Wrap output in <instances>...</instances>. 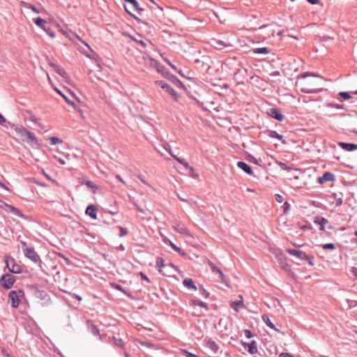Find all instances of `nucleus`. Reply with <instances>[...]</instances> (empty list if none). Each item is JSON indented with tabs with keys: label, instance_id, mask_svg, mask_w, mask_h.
<instances>
[{
	"label": "nucleus",
	"instance_id": "49530a36",
	"mask_svg": "<svg viewBox=\"0 0 357 357\" xmlns=\"http://www.w3.org/2000/svg\"><path fill=\"white\" fill-rule=\"evenodd\" d=\"M351 273H352V275L354 276H355L356 278H357V268L356 267H352L351 269Z\"/></svg>",
	"mask_w": 357,
	"mask_h": 357
},
{
	"label": "nucleus",
	"instance_id": "338daca9",
	"mask_svg": "<svg viewBox=\"0 0 357 357\" xmlns=\"http://www.w3.org/2000/svg\"><path fill=\"white\" fill-rule=\"evenodd\" d=\"M61 33H62L64 36H66V37H68V38H70L69 35L68 34V33H67L66 31H63V30H61Z\"/></svg>",
	"mask_w": 357,
	"mask_h": 357
},
{
	"label": "nucleus",
	"instance_id": "f03ea898",
	"mask_svg": "<svg viewBox=\"0 0 357 357\" xmlns=\"http://www.w3.org/2000/svg\"><path fill=\"white\" fill-rule=\"evenodd\" d=\"M17 137L22 140L29 144L33 149H39L40 144L36 136L31 132L28 131L22 126H17L14 129Z\"/></svg>",
	"mask_w": 357,
	"mask_h": 357
},
{
	"label": "nucleus",
	"instance_id": "a18cd8bd",
	"mask_svg": "<svg viewBox=\"0 0 357 357\" xmlns=\"http://www.w3.org/2000/svg\"><path fill=\"white\" fill-rule=\"evenodd\" d=\"M128 234V231L126 229L123 227H120V236H126Z\"/></svg>",
	"mask_w": 357,
	"mask_h": 357
},
{
	"label": "nucleus",
	"instance_id": "6e6d98bb",
	"mask_svg": "<svg viewBox=\"0 0 357 357\" xmlns=\"http://www.w3.org/2000/svg\"><path fill=\"white\" fill-rule=\"evenodd\" d=\"M311 4H317L319 3V0H307Z\"/></svg>",
	"mask_w": 357,
	"mask_h": 357
},
{
	"label": "nucleus",
	"instance_id": "4be33fe9",
	"mask_svg": "<svg viewBox=\"0 0 357 357\" xmlns=\"http://www.w3.org/2000/svg\"><path fill=\"white\" fill-rule=\"evenodd\" d=\"M55 91L59 93L60 94L65 100L71 106L74 107L75 108V103L70 100V98H69V96H68V94L66 93H64L63 91H60L59 89H58L57 88H54Z\"/></svg>",
	"mask_w": 357,
	"mask_h": 357
},
{
	"label": "nucleus",
	"instance_id": "3c124183",
	"mask_svg": "<svg viewBox=\"0 0 357 357\" xmlns=\"http://www.w3.org/2000/svg\"><path fill=\"white\" fill-rule=\"evenodd\" d=\"M279 357H294L292 355L288 353H282L280 354Z\"/></svg>",
	"mask_w": 357,
	"mask_h": 357
},
{
	"label": "nucleus",
	"instance_id": "20e7f679",
	"mask_svg": "<svg viewBox=\"0 0 357 357\" xmlns=\"http://www.w3.org/2000/svg\"><path fill=\"white\" fill-rule=\"evenodd\" d=\"M23 252L24 253V255L28 259H31L32 261L37 263L40 260V257L35 252V250L29 247H26L23 249Z\"/></svg>",
	"mask_w": 357,
	"mask_h": 357
},
{
	"label": "nucleus",
	"instance_id": "2eb2a0df",
	"mask_svg": "<svg viewBox=\"0 0 357 357\" xmlns=\"http://www.w3.org/2000/svg\"><path fill=\"white\" fill-rule=\"evenodd\" d=\"M237 167L244 171L246 174L249 175H252L253 172L251 167L243 161H239L237 162Z\"/></svg>",
	"mask_w": 357,
	"mask_h": 357
},
{
	"label": "nucleus",
	"instance_id": "e433bc0d",
	"mask_svg": "<svg viewBox=\"0 0 357 357\" xmlns=\"http://www.w3.org/2000/svg\"><path fill=\"white\" fill-rule=\"evenodd\" d=\"M114 344L120 347L123 345L122 340L116 337H114Z\"/></svg>",
	"mask_w": 357,
	"mask_h": 357
},
{
	"label": "nucleus",
	"instance_id": "412c9836",
	"mask_svg": "<svg viewBox=\"0 0 357 357\" xmlns=\"http://www.w3.org/2000/svg\"><path fill=\"white\" fill-rule=\"evenodd\" d=\"M164 242L167 244H169L172 248L175 250L176 252H177L178 253H179L181 255L183 256L185 255V252L181 249L179 248L178 247H177L174 243H172L170 240L167 239V238H165L164 239Z\"/></svg>",
	"mask_w": 357,
	"mask_h": 357
},
{
	"label": "nucleus",
	"instance_id": "f257e3e1",
	"mask_svg": "<svg viewBox=\"0 0 357 357\" xmlns=\"http://www.w3.org/2000/svg\"><path fill=\"white\" fill-rule=\"evenodd\" d=\"M322 78L314 73H305L296 81V86L306 93H315L321 90Z\"/></svg>",
	"mask_w": 357,
	"mask_h": 357
},
{
	"label": "nucleus",
	"instance_id": "473e14b6",
	"mask_svg": "<svg viewBox=\"0 0 357 357\" xmlns=\"http://www.w3.org/2000/svg\"><path fill=\"white\" fill-rule=\"evenodd\" d=\"M85 184L89 188L91 189L93 193H96V190L98 189V187L91 181H87Z\"/></svg>",
	"mask_w": 357,
	"mask_h": 357
},
{
	"label": "nucleus",
	"instance_id": "37998d69",
	"mask_svg": "<svg viewBox=\"0 0 357 357\" xmlns=\"http://www.w3.org/2000/svg\"><path fill=\"white\" fill-rule=\"evenodd\" d=\"M165 61L176 72H178L179 74L182 75L181 74V70H178L176 67L172 64L168 59H165Z\"/></svg>",
	"mask_w": 357,
	"mask_h": 357
},
{
	"label": "nucleus",
	"instance_id": "ea45409f",
	"mask_svg": "<svg viewBox=\"0 0 357 357\" xmlns=\"http://www.w3.org/2000/svg\"><path fill=\"white\" fill-rule=\"evenodd\" d=\"M339 96L344 100H348L351 98L350 95L347 92H340Z\"/></svg>",
	"mask_w": 357,
	"mask_h": 357
},
{
	"label": "nucleus",
	"instance_id": "0e129e2a",
	"mask_svg": "<svg viewBox=\"0 0 357 357\" xmlns=\"http://www.w3.org/2000/svg\"><path fill=\"white\" fill-rule=\"evenodd\" d=\"M251 161L253 162L255 164H258L257 160L255 158H254V157H252Z\"/></svg>",
	"mask_w": 357,
	"mask_h": 357
},
{
	"label": "nucleus",
	"instance_id": "39448f33",
	"mask_svg": "<svg viewBox=\"0 0 357 357\" xmlns=\"http://www.w3.org/2000/svg\"><path fill=\"white\" fill-rule=\"evenodd\" d=\"M5 261L8 268L10 272L14 273H20L21 272L20 266L16 264L13 259L6 257Z\"/></svg>",
	"mask_w": 357,
	"mask_h": 357
},
{
	"label": "nucleus",
	"instance_id": "603ef678",
	"mask_svg": "<svg viewBox=\"0 0 357 357\" xmlns=\"http://www.w3.org/2000/svg\"><path fill=\"white\" fill-rule=\"evenodd\" d=\"M114 288H116V289L120 290V291H123V292H125V290H124V289H123L120 285H119V284H115V285H114Z\"/></svg>",
	"mask_w": 357,
	"mask_h": 357
},
{
	"label": "nucleus",
	"instance_id": "69168bd1",
	"mask_svg": "<svg viewBox=\"0 0 357 357\" xmlns=\"http://www.w3.org/2000/svg\"><path fill=\"white\" fill-rule=\"evenodd\" d=\"M67 93H68L70 96H73V98H75V96L74 93H71L69 90H66Z\"/></svg>",
	"mask_w": 357,
	"mask_h": 357
},
{
	"label": "nucleus",
	"instance_id": "e2e57ef3",
	"mask_svg": "<svg viewBox=\"0 0 357 357\" xmlns=\"http://www.w3.org/2000/svg\"><path fill=\"white\" fill-rule=\"evenodd\" d=\"M31 121H32L33 122H34V123H37V124H38V123H39V122H38V121H39V119H36V118H35V117L31 118Z\"/></svg>",
	"mask_w": 357,
	"mask_h": 357
},
{
	"label": "nucleus",
	"instance_id": "2f4dec72",
	"mask_svg": "<svg viewBox=\"0 0 357 357\" xmlns=\"http://www.w3.org/2000/svg\"><path fill=\"white\" fill-rule=\"evenodd\" d=\"M47 140L50 142V143L52 144V145H56L57 144H61L63 143V141L56 137H49L47 139Z\"/></svg>",
	"mask_w": 357,
	"mask_h": 357
},
{
	"label": "nucleus",
	"instance_id": "423d86ee",
	"mask_svg": "<svg viewBox=\"0 0 357 357\" xmlns=\"http://www.w3.org/2000/svg\"><path fill=\"white\" fill-rule=\"evenodd\" d=\"M144 59L145 62L148 65L155 68L158 73L161 74L165 73L164 67L162 66L157 61L149 56L144 57Z\"/></svg>",
	"mask_w": 357,
	"mask_h": 357
},
{
	"label": "nucleus",
	"instance_id": "9d476101",
	"mask_svg": "<svg viewBox=\"0 0 357 357\" xmlns=\"http://www.w3.org/2000/svg\"><path fill=\"white\" fill-rule=\"evenodd\" d=\"M286 251L291 255L295 256L299 259L308 260L307 255L303 251L289 248L287 249Z\"/></svg>",
	"mask_w": 357,
	"mask_h": 357
},
{
	"label": "nucleus",
	"instance_id": "c85d7f7f",
	"mask_svg": "<svg viewBox=\"0 0 357 357\" xmlns=\"http://www.w3.org/2000/svg\"><path fill=\"white\" fill-rule=\"evenodd\" d=\"M21 3L23 7H24L26 8L31 9L33 12H34L36 13H40V12H41V10L37 9L34 6H33L30 3H27L25 2H22Z\"/></svg>",
	"mask_w": 357,
	"mask_h": 357
},
{
	"label": "nucleus",
	"instance_id": "72a5a7b5",
	"mask_svg": "<svg viewBox=\"0 0 357 357\" xmlns=\"http://www.w3.org/2000/svg\"><path fill=\"white\" fill-rule=\"evenodd\" d=\"M156 265L159 269V271L162 272V268L165 267V265H164V261L162 258L157 259Z\"/></svg>",
	"mask_w": 357,
	"mask_h": 357
},
{
	"label": "nucleus",
	"instance_id": "c03bdc74",
	"mask_svg": "<svg viewBox=\"0 0 357 357\" xmlns=\"http://www.w3.org/2000/svg\"><path fill=\"white\" fill-rule=\"evenodd\" d=\"M275 200L278 203H282L283 202V197L282 195L277 194V195H275Z\"/></svg>",
	"mask_w": 357,
	"mask_h": 357
},
{
	"label": "nucleus",
	"instance_id": "774afa93",
	"mask_svg": "<svg viewBox=\"0 0 357 357\" xmlns=\"http://www.w3.org/2000/svg\"><path fill=\"white\" fill-rule=\"evenodd\" d=\"M140 274H141V276H142V278L143 279H144V280H146L149 281V280H148L147 277H146L144 274H143L142 273H141Z\"/></svg>",
	"mask_w": 357,
	"mask_h": 357
},
{
	"label": "nucleus",
	"instance_id": "0eeeda50",
	"mask_svg": "<svg viewBox=\"0 0 357 357\" xmlns=\"http://www.w3.org/2000/svg\"><path fill=\"white\" fill-rule=\"evenodd\" d=\"M162 89H165L174 98L175 100H178V95L177 93L174 90L169 84L165 83L163 81H158L156 82Z\"/></svg>",
	"mask_w": 357,
	"mask_h": 357
},
{
	"label": "nucleus",
	"instance_id": "393cba45",
	"mask_svg": "<svg viewBox=\"0 0 357 357\" xmlns=\"http://www.w3.org/2000/svg\"><path fill=\"white\" fill-rule=\"evenodd\" d=\"M231 307L236 311V312H238V310L243 307V301L242 299H240V300H238V301H233L231 303Z\"/></svg>",
	"mask_w": 357,
	"mask_h": 357
},
{
	"label": "nucleus",
	"instance_id": "7ed1b4c3",
	"mask_svg": "<svg viewBox=\"0 0 357 357\" xmlns=\"http://www.w3.org/2000/svg\"><path fill=\"white\" fill-rule=\"evenodd\" d=\"M24 297V291L21 289L11 291L9 293V298L11 301L12 307L16 308L19 306L20 300Z\"/></svg>",
	"mask_w": 357,
	"mask_h": 357
},
{
	"label": "nucleus",
	"instance_id": "09e8293b",
	"mask_svg": "<svg viewBox=\"0 0 357 357\" xmlns=\"http://www.w3.org/2000/svg\"><path fill=\"white\" fill-rule=\"evenodd\" d=\"M184 353H185L186 357H197L195 354H193L187 351H184Z\"/></svg>",
	"mask_w": 357,
	"mask_h": 357
},
{
	"label": "nucleus",
	"instance_id": "680f3d73",
	"mask_svg": "<svg viewBox=\"0 0 357 357\" xmlns=\"http://www.w3.org/2000/svg\"><path fill=\"white\" fill-rule=\"evenodd\" d=\"M57 160H58V161H59L61 165H65V164H66V162H65V160H63V159H61V158H57Z\"/></svg>",
	"mask_w": 357,
	"mask_h": 357
},
{
	"label": "nucleus",
	"instance_id": "5701e85b",
	"mask_svg": "<svg viewBox=\"0 0 357 357\" xmlns=\"http://www.w3.org/2000/svg\"><path fill=\"white\" fill-rule=\"evenodd\" d=\"M53 67L56 73H58L63 79L68 80V75L66 73V72L64 70V69L61 68V67H59L56 65H54Z\"/></svg>",
	"mask_w": 357,
	"mask_h": 357
},
{
	"label": "nucleus",
	"instance_id": "6ab92c4d",
	"mask_svg": "<svg viewBox=\"0 0 357 357\" xmlns=\"http://www.w3.org/2000/svg\"><path fill=\"white\" fill-rule=\"evenodd\" d=\"M314 223L320 225V230L324 231L325 225L328 223V220L323 217H316L314 218Z\"/></svg>",
	"mask_w": 357,
	"mask_h": 357
},
{
	"label": "nucleus",
	"instance_id": "9b49d317",
	"mask_svg": "<svg viewBox=\"0 0 357 357\" xmlns=\"http://www.w3.org/2000/svg\"><path fill=\"white\" fill-rule=\"evenodd\" d=\"M334 180L335 175L329 172H325L322 176L318 178V182L320 184H323L328 181H333Z\"/></svg>",
	"mask_w": 357,
	"mask_h": 357
},
{
	"label": "nucleus",
	"instance_id": "4c0bfd02",
	"mask_svg": "<svg viewBox=\"0 0 357 357\" xmlns=\"http://www.w3.org/2000/svg\"><path fill=\"white\" fill-rule=\"evenodd\" d=\"M270 137H273V138H277L279 140H282V136L279 135L277 132L275 131H271V133H270Z\"/></svg>",
	"mask_w": 357,
	"mask_h": 357
},
{
	"label": "nucleus",
	"instance_id": "a211bd4d",
	"mask_svg": "<svg viewBox=\"0 0 357 357\" xmlns=\"http://www.w3.org/2000/svg\"><path fill=\"white\" fill-rule=\"evenodd\" d=\"M86 214L90 216L92 219L97 218L96 208L93 205H89L86 209Z\"/></svg>",
	"mask_w": 357,
	"mask_h": 357
},
{
	"label": "nucleus",
	"instance_id": "bf43d9fd",
	"mask_svg": "<svg viewBox=\"0 0 357 357\" xmlns=\"http://www.w3.org/2000/svg\"><path fill=\"white\" fill-rule=\"evenodd\" d=\"M93 333L95 335H99V331H98V328H96V327L93 328Z\"/></svg>",
	"mask_w": 357,
	"mask_h": 357
},
{
	"label": "nucleus",
	"instance_id": "aec40b11",
	"mask_svg": "<svg viewBox=\"0 0 357 357\" xmlns=\"http://www.w3.org/2000/svg\"><path fill=\"white\" fill-rule=\"evenodd\" d=\"M270 116L273 118L279 121H282L283 120L282 114L276 109H271L269 113Z\"/></svg>",
	"mask_w": 357,
	"mask_h": 357
},
{
	"label": "nucleus",
	"instance_id": "dca6fc26",
	"mask_svg": "<svg viewBox=\"0 0 357 357\" xmlns=\"http://www.w3.org/2000/svg\"><path fill=\"white\" fill-rule=\"evenodd\" d=\"M174 228L176 231L179 232L180 234L190 235V234L188 232V230L185 228V227L182 223H181L179 222H175V224L174 225Z\"/></svg>",
	"mask_w": 357,
	"mask_h": 357
},
{
	"label": "nucleus",
	"instance_id": "bb28decb",
	"mask_svg": "<svg viewBox=\"0 0 357 357\" xmlns=\"http://www.w3.org/2000/svg\"><path fill=\"white\" fill-rule=\"evenodd\" d=\"M206 347L210 349L213 353H216L218 349V347L216 343L212 340H208L206 342Z\"/></svg>",
	"mask_w": 357,
	"mask_h": 357
},
{
	"label": "nucleus",
	"instance_id": "13d9d810",
	"mask_svg": "<svg viewBox=\"0 0 357 357\" xmlns=\"http://www.w3.org/2000/svg\"><path fill=\"white\" fill-rule=\"evenodd\" d=\"M245 333L248 338L251 337V333L250 331L245 330Z\"/></svg>",
	"mask_w": 357,
	"mask_h": 357
},
{
	"label": "nucleus",
	"instance_id": "6e6552de",
	"mask_svg": "<svg viewBox=\"0 0 357 357\" xmlns=\"http://www.w3.org/2000/svg\"><path fill=\"white\" fill-rule=\"evenodd\" d=\"M14 282L13 277L9 274L4 275L1 278V285L6 289H10Z\"/></svg>",
	"mask_w": 357,
	"mask_h": 357
},
{
	"label": "nucleus",
	"instance_id": "de8ad7c7",
	"mask_svg": "<svg viewBox=\"0 0 357 357\" xmlns=\"http://www.w3.org/2000/svg\"><path fill=\"white\" fill-rule=\"evenodd\" d=\"M45 31L47 32V34H48L51 38H54V37H55V33H54L53 31H50V30H49V29H45Z\"/></svg>",
	"mask_w": 357,
	"mask_h": 357
},
{
	"label": "nucleus",
	"instance_id": "1a4fd4ad",
	"mask_svg": "<svg viewBox=\"0 0 357 357\" xmlns=\"http://www.w3.org/2000/svg\"><path fill=\"white\" fill-rule=\"evenodd\" d=\"M1 207L6 211L7 212H10L13 213L15 215H17L18 217L24 218L23 213L17 208H15L14 206L9 205L6 203H3V206H1Z\"/></svg>",
	"mask_w": 357,
	"mask_h": 357
},
{
	"label": "nucleus",
	"instance_id": "cd10ccee",
	"mask_svg": "<svg viewBox=\"0 0 357 357\" xmlns=\"http://www.w3.org/2000/svg\"><path fill=\"white\" fill-rule=\"evenodd\" d=\"M34 21V23L39 27L42 28L43 30H45V24H46V21L40 17H37L36 19L33 20Z\"/></svg>",
	"mask_w": 357,
	"mask_h": 357
},
{
	"label": "nucleus",
	"instance_id": "4468645a",
	"mask_svg": "<svg viewBox=\"0 0 357 357\" xmlns=\"http://www.w3.org/2000/svg\"><path fill=\"white\" fill-rule=\"evenodd\" d=\"M165 149L170 153V155L175 159L179 163H181V165H183L185 168L188 167H189V165L187 162H185L183 159L182 158H180L178 157H177L176 155H174L172 151H171V149H170V146L168 144H166L165 145Z\"/></svg>",
	"mask_w": 357,
	"mask_h": 357
},
{
	"label": "nucleus",
	"instance_id": "f8f14e48",
	"mask_svg": "<svg viewBox=\"0 0 357 357\" xmlns=\"http://www.w3.org/2000/svg\"><path fill=\"white\" fill-rule=\"evenodd\" d=\"M243 347L247 349L250 354L257 353V346L255 341H252L250 343H243Z\"/></svg>",
	"mask_w": 357,
	"mask_h": 357
},
{
	"label": "nucleus",
	"instance_id": "c9c22d12",
	"mask_svg": "<svg viewBox=\"0 0 357 357\" xmlns=\"http://www.w3.org/2000/svg\"><path fill=\"white\" fill-rule=\"evenodd\" d=\"M329 107H334L337 109H344V106L342 105H338V104H334V103H328L327 105Z\"/></svg>",
	"mask_w": 357,
	"mask_h": 357
},
{
	"label": "nucleus",
	"instance_id": "b1692460",
	"mask_svg": "<svg viewBox=\"0 0 357 357\" xmlns=\"http://www.w3.org/2000/svg\"><path fill=\"white\" fill-rule=\"evenodd\" d=\"M183 285L188 288L192 289L195 291L197 290V287L195 285L194 282L190 278H185L183 282Z\"/></svg>",
	"mask_w": 357,
	"mask_h": 357
},
{
	"label": "nucleus",
	"instance_id": "c756f323",
	"mask_svg": "<svg viewBox=\"0 0 357 357\" xmlns=\"http://www.w3.org/2000/svg\"><path fill=\"white\" fill-rule=\"evenodd\" d=\"M254 54H267L269 53V50L266 47L255 48L253 50Z\"/></svg>",
	"mask_w": 357,
	"mask_h": 357
},
{
	"label": "nucleus",
	"instance_id": "8fccbe9b",
	"mask_svg": "<svg viewBox=\"0 0 357 357\" xmlns=\"http://www.w3.org/2000/svg\"><path fill=\"white\" fill-rule=\"evenodd\" d=\"M283 207H284V211L287 212L289 209L290 206L287 202H285Z\"/></svg>",
	"mask_w": 357,
	"mask_h": 357
},
{
	"label": "nucleus",
	"instance_id": "4d7b16f0",
	"mask_svg": "<svg viewBox=\"0 0 357 357\" xmlns=\"http://www.w3.org/2000/svg\"><path fill=\"white\" fill-rule=\"evenodd\" d=\"M200 291H202V294L205 295V297H207L208 296V293H207L204 288H200Z\"/></svg>",
	"mask_w": 357,
	"mask_h": 357
},
{
	"label": "nucleus",
	"instance_id": "052dcab7",
	"mask_svg": "<svg viewBox=\"0 0 357 357\" xmlns=\"http://www.w3.org/2000/svg\"><path fill=\"white\" fill-rule=\"evenodd\" d=\"M279 165L284 169L287 168L286 165L282 162H279Z\"/></svg>",
	"mask_w": 357,
	"mask_h": 357
},
{
	"label": "nucleus",
	"instance_id": "f3484780",
	"mask_svg": "<svg viewBox=\"0 0 357 357\" xmlns=\"http://www.w3.org/2000/svg\"><path fill=\"white\" fill-rule=\"evenodd\" d=\"M339 146L344 150L347 151H353L357 150V145L354 144L340 142Z\"/></svg>",
	"mask_w": 357,
	"mask_h": 357
},
{
	"label": "nucleus",
	"instance_id": "864d4df0",
	"mask_svg": "<svg viewBox=\"0 0 357 357\" xmlns=\"http://www.w3.org/2000/svg\"><path fill=\"white\" fill-rule=\"evenodd\" d=\"M6 122V119L0 114V124L2 125Z\"/></svg>",
	"mask_w": 357,
	"mask_h": 357
},
{
	"label": "nucleus",
	"instance_id": "f704fd0d",
	"mask_svg": "<svg viewBox=\"0 0 357 357\" xmlns=\"http://www.w3.org/2000/svg\"><path fill=\"white\" fill-rule=\"evenodd\" d=\"M192 303L195 305H198V306L205 307V308L207 307L206 304L204 302L199 301V300H193Z\"/></svg>",
	"mask_w": 357,
	"mask_h": 357
},
{
	"label": "nucleus",
	"instance_id": "5fc2aeb1",
	"mask_svg": "<svg viewBox=\"0 0 357 357\" xmlns=\"http://www.w3.org/2000/svg\"><path fill=\"white\" fill-rule=\"evenodd\" d=\"M116 178L120 181L121 183H123V184H126V182L125 181L119 176V175H116Z\"/></svg>",
	"mask_w": 357,
	"mask_h": 357
},
{
	"label": "nucleus",
	"instance_id": "58836bf2",
	"mask_svg": "<svg viewBox=\"0 0 357 357\" xmlns=\"http://www.w3.org/2000/svg\"><path fill=\"white\" fill-rule=\"evenodd\" d=\"M323 249L324 250H334L335 245L333 243H326L322 245Z\"/></svg>",
	"mask_w": 357,
	"mask_h": 357
},
{
	"label": "nucleus",
	"instance_id": "ddd939ff",
	"mask_svg": "<svg viewBox=\"0 0 357 357\" xmlns=\"http://www.w3.org/2000/svg\"><path fill=\"white\" fill-rule=\"evenodd\" d=\"M211 45L218 50H222L224 47H230L231 45L222 40L213 39L211 40Z\"/></svg>",
	"mask_w": 357,
	"mask_h": 357
},
{
	"label": "nucleus",
	"instance_id": "79ce46f5",
	"mask_svg": "<svg viewBox=\"0 0 357 357\" xmlns=\"http://www.w3.org/2000/svg\"><path fill=\"white\" fill-rule=\"evenodd\" d=\"M208 264L211 266L213 272L217 273L220 270L213 263L209 262Z\"/></svg>",
	"mask_w": 357,
	"mask_h": 357
},
{
	"label": "nucleus",
	"instance_id": "7c9ffc66",
	"mask_svg": "<svg viewBox=\"0 0 357 357\" xmlns=\"http://www.w3.org/2000/svg\"><path fill=\"white\" fill-rule=\"evenodd\" d=\"M127 3H130L133 9L136 10H142L139 8V3L136 0H125Z\"/></svg>",
	"mask_w": 357,
	"mask_h": 357
},
{
	"label": "nucleus",
	"instance_id": "a878e982",
	"mask_svg": "<svg viewBox=\"0 0 357 357\" xmlns=\"http://www.w3.org/2000/svg\"><path fill=\"white\" fill-rule=\"evenodd\" d=\"M262 320L264 321V322L271 328L275 330V331H278L274 326V324L272 323V321H271V319H269L268 316L266 315V314H264L262 315Z\"/></svg>",
	"mask_w": 357,
	"mask_h": 357
},
{
	"label": "nucleus",
	"instance_id": "a19ab883",
	"mask_svg": "<svg viewBox=\"0 0 357 357\" xmlns=\"http://www.w3.org/2000/svg\"><path fill=\"white\" fill-rule=\"evenodd\" d=\"M217 273H218L219 278L222 280V282L224 283H227L226 277H225V274L220 270H219L217 272Z\"/></svg>",
	"mask_w": 357,
	"mask_h": 357
}]
</instances>
